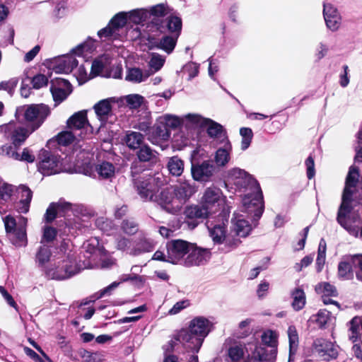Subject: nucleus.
I'll list each match as a JSON object with an SVG mask.
<instances>
[{"instance_id": "1", "label": "nucleus", "mask_w": 362, "mask_h": 362, "mask_svg": "<svg viewBox=\"0 0 362 362\" xmlns=\"http://www.w3.org/2000/svg\"><path fill=\"white\" fill-rule=\"evenodd\" d=\"M234 185L240 192H248L243 198V211L256 222L264 211L263 195L258 182L247 172L239 168L228 171L225 185Z\"/></svg>"}, {"instance_id": "2", "label": "nucleus", "mask_w": 362, "mask_h": 362, "mask_svg": "<svg viewBox=\"0 0 362 362\" xmlns=\"http://www.w3.org/2000/svg\"><path fill=\"white\" fill-rule=\"evenodd\" d=\"M211 322L204 317H196L189 322L188 329H181L173 339L168 342V346L173 348L180 344L187 349L199 352L204 338L211 331Z\"/></svg>"}, {"instance_id": "3", "label": "nucleus", "mask_w": 362, "mask_h": 362, "mask_svg": "<svg viewBox=\"0 0 362 362\" xmlns=\"http://www.w3.org/2000/svg\"><path fill=\"white\" fill-rule=\"evenodd\" d=\"M152 25L148 33L147 40L151 47L161 49L167 54L174 50L182 30L180 18H173L165 26Z\"/></svg>"}, {"instance_id": "4", "label": "nucleus", "mask_w": 362, "mask_h": 362, "mask_svg": "<svg viewBox=\"0 0 362 362\" xmlns=\"http://www.w3.org/2000/svg\"><path fill=\"white\" fill-rule=\"evenodd\" d=\"M247 351L252 358L260 362H274L277 354V339L274 332L268 330L262 334V343L254 337L248 342Z\"/></svg>"}, {"instance_id": "5", "label": "nucleus", "mask_w": 362, "mask_h": 362, "mask_svg": "<svg viewBox=\"0 0 362 362\" xmlns=\"http://www.w3.org/2000/svg\"><path fill=\"white\" fill-rule=\"evenodd\" d=\"M49 114V106L42 103L20 106L16 110V119L25 122L31 132L40 128Z\"/></svg>"}, {"instance_id": "6", "label": "nucleus", "mask_w": 362, "mask_h": 362, "mask_svg": "<svg viewBox=\"0 0 362 362\" xmlns=\"http://www.w3.org/2000/svg\"><path fill=\"white\" fill-rule=\"evenodd\" d=\"M3 221L6 235L9 242L16 247L27 246V218L23 216L15 218L11 215H7L3 218Z\"/></svg>"}, {"instance_id": "7", "label": "nucleus", "mask_w": 362, "mask_h": 362, "mask_svg": "<svg viewBox=\"0 0 362 362\" xmlns=\"http://www.w3.org/2000/svg\"><path fill=\"white\" fill-rule=\"evenodd\" d=\"M359 172L358 168L351 166L346 178L345 187L344 189L341 203L338 210L337 221L344 228H346L347 221L346 216L351 213L352 207V188L356 186L358 181Z\"/></svg>"}, {"instance_id": "8", "label": "nucleus", "mask_w": 362, "mask_h": 362, "mask_svg": "<svg viewBox=\"0 0 362 362\" xmlns=\"http://www.w3.org/2000/svg\"><path fill=\"white\" fill-rule=\"evenodd\" d=\"M47 268L45 269V276L50 279L64 280L79 272L76 260L69 256L54 257Z\"/></svg>"}, {"instance_id": "9", "label": "nucleus", "mask_w": 362, "mask_h": 362, "mask_svg": "<svg viewBox=\"0 0 362 362\" xmlns=\"http://www.w3.org/2000/svg\"><path fill=\"white\" fill-rule=\"evenodd\" d=\"M131 169L134 185L140 197L144 201L153 199L154 194L159 191L158 178L150 175L135 177L138 173L135 163Z\"/></svg>"}, {"instance_id": "10", "label": "nucleus", "mask_w": 362, "mask_h": 362, "mask_svg": "<svg viewBox=\"0 0 362 362\" xmlns=\"http://www.w3.org/2000/svg\"><path fill=\"white\" fill-rule=\"evenodd\" d=\"M71 211L77 220L80 217H88V211L86 207L82 204H71L69 202H59L58 203H51L47 209L44 216L45 221L50 223L55 219L57 214L65 215Z\"/></svg>"}, {"instance_id": "11", "label": "nucleus", "mask_w": 362, "mask_h": 362, "mask_svg": "<svg viewBox=\"0 0 362 362\" xmlns=\"http://www.w3.org/2000/svg\"><path fill=\"white\" fill-rule=\"evenodd\" d=\"M38 171L45 176L59 174L64 171L62 159L59 156L42 149L40 153Z\"/></svg>"}, {"instance_id": "12", "label": "nucleus", "mask_w": 362, "mask_h": 362, "mask_svg": "<svg viewBox=\"0 0 362 362\" xmlns=\"http://www.w3.org/2000/svg\"><path fill=\"white\" fill-rule=\"evenodd\" d=\"M33 132L28 127L25 128L13 121L0 126V133L10 140L15 147L22 145Z\"/></svg>"}, {"instance_id": "13", "label": "nucleus", "mask_w": 362, "mask_h": 362, "mask_svg": "<svg viewBox=\"0 0 362 362\" xmlns=\"http://www.w3.org/2000/svg\"><path fill=\"white\" fill-rule=\"evenodd\" d=\"M192 250V243L183 240H172L167 243V262L184 265L186 255Z\"/></svg>"}, {"instance_id": "14", "label": "nucleus", "mask_w": 362, "mask_h": 362, "mask_svg": "<svg viewBox=\"0 0 362 362\" xmlns=\"http://www.w3.org/2000/svg\"><path fill=\"white\" fill-rule=\"evenodd\" d=\"M149 21L146 24L145 31L151 30L152 25L156 27L165 26L170 20L177 16L170 15V8L166 4H158L147 8Z\"/></svg>"}, {"instance_id": "15", "label": "nucleus", "mask_w": 362, "mask_h": 362, "mask_svg": "<svg viewBox=\"0 0 362 362\" xmlns=\"http://www.w3.org/2000/svg\"><path fill=\"white\" fill-rule=\"evenodd\" d=\"M216 173V166L210 160H206L202 163H192L191 174L194 181L200 182H210Z\"/></svg>"}, {"instance_id": "16", "label": "nucleus", "mask_w": 362, "mask_h": 362, "mask_svg": "<svg viewBox=\"0 0 362 362\" xmlns=\"http://www.w3.org/2000/svg\"><path fill=\"white\" fill-rule=\"evenodd\" d=\"M121 103H122L121 99H117V97H110L98 101L94 105L93 110L98 119L104 124L114 115L116 107L119 108V104Z\"/></svg>"}, {"instance_id": "17", "label": "nucleus", "mask_w": 362, "mask_h": 362, "mask_svg": "<svg viewBox=\"0 0 362 362\" xmlns=\"http://www.w3.org/2000/svg\"><path fill=\"white\" fill-rule=\"evenodd\" d=\"M313 351L325 361L337 358L338 356V346L323 338H317L313 341Z\"/></svg>"}, {"instance_id": "18", "label": "nucleus", "mask_w": 362, "mask_h": 362, "mask_svg": "<svg viewBox=\"0 0 362 362\" xmlns=\"http://www.w3.org/2000/svg\"><path fill=\"white\" fill-rule=\"evenodd\" d=\"M16 194L10 206V210L14 209L20 214L28 213L33 197L32 191L28 187L21 185L16 189Z\"/></svg>"}, {"instance_id": "19", "label": "nucleus", "mask_w": 362, "mask_h": 362, "mask_svg": "<svg viewBox=\"0 0 362 362\" xmlns=\"http://www.w3.org/2000/svg\"><path fill=\"white\" fill-rule=\"evenodd\" d=\"M224 202V197L221 190L216 187H210L205 189L202 198V203L211 214L219 210L221 204Z\"/></svg>"}, {"instance_id": "20", "label": "nucleus", "mask_w": 362, "mask_h": 362, "mask_svg": "<svg viewBox=\"0 0 362 362\" xmlns=\"http://www.w3.org/2000/svg\"><path fill=\"white\" fill-rule=\"evenodd\" d=\"M248 342H234L231 344L227 350V362H252L256 361L252 358L247 351Z\"/></svg>"}, {"instance_id": "21", "label": "nucleus", "mask_w": 362, "mask_h": 362, "mask_svg": "<svg viewBox=\"0 0 362 362\" xmlns=\"http://www.w3.org/2000/svg\"><path fill=\"white\" fill-rule=\"evenodd\" d=\"M211 251L192 244V250L185 259L184 266L193 267L205 264L211 258Z\"/></svg>"}, {"instance_id": "22", "label": "nucleus", "mask_w": 362, "mask_h": 362, "mask_svg": "<svg viewBox=\"0 0 362 362\" xmlns=\"http://www.w3.org/2000/svg\"><path fill=\"white\" fill-rule=\"evenodd\" d=\"M50 90L57 105L66 99L72 92V88L69 81L62 78H56L51 81Z\"/></svg>"}, {"instance_id": "23", "label": "nucleus", "mask_w": 362, "mask_h": 362, "mask_svg": "<svg viewBox=\"0 0 362 362\" xmlns=\"http://www.w3.org/2000/svg\"><path fill=\"white\" fill-rule=\"evenodd\" d=\"M73 53L54 59L52 69L56 74H69L78 66V61Z\"/></svg>"}, {"instance_id": "24", "label": "nucleus", "mask_w": 362, "mask_h": 362, "mask_svg": "<svg viewBox=\"0 0 362 362\" xmlns=\"http://www.w3.org/2000/svg\"><path fill=\"white\" fill-rule=\"evenodd\" d=\"M323 16L327 28L332 32L337 31L341 23V17L337 9L331 4L324 3Z\"/></svg>"}, {"instance_id": "25", "label": "nucleus", "mask_w": 362, "mask_h": 362, "mask_svg": "<svg viewBox=\"0 0 362 362\" xmlns=\"http://www.w3.org/2000/svg\"><path fill=\"white\" fill-rule=\"evenodd\" d=\"M14 186L0 182V214L10 210V206L16 197Z\"/></svg>"}, {"instance_id": "26", "label": "nucleus", "mask_w": 362, "mask_h": 362, "mask_svg": "<svg viewBox=\"0 0 362 362\" xmlns=\"http://www.w3.org/2000/svg\"><path fill=\"white\" fill-rule=\"evenodd\" d=\"M196 192L195 183L187 180H180L178 185H175L174 188L176 198L183 202H187Z\"/></svg>"}, {"instance_id": "27", "label": "nucleus", "mask_w": 362, "mask_h": 362, "mask_svg": "<svg viewBox=\"0 0 362 362\" xmlns=\"http://www.w3.org/2000/svg\"><path fill=\"white\" fill-rule=\"evenodd\" d=\"M221 223H216L214 221L209 218L206 223L207 228L209 231L211 238L215 244H222L226 237V225L223 221V216H221Z\"/></svg>"}, {"instance_id": "28", "label": "nucleus", "mask_w": 362, "mask_h": 362, "mask_svg": "<svg viewBox=\"0 0 362 362\" xmlns=\"http://www.w3.org/2000/svg\"><path fill=\"white\" fill-rule=\"evenodd\" d=\"M354 267H356L353 255L343 256L338 264L337 275L339 279L341 280L352 279L354 278Z\"/></svg>"}, {"instance_id": "29", "label": "nucleus", "mask_w": 362, "mask_h": 362, "mask_svg": "<svg viewBox=\"0 0 362 362\" xmlns=\"http://www.w3.org/2000/svg\"><path fill=\"white\" fill-rule=\"evenodd\" d=\"M54 257H52L51 248L49 245H41L36 252L35 262L36 265L45 273V269L47 268L51 262H53L52 259Z\"/></svg>"}, {"instance_id": "30", "label": "nucleus", "mask_w": 362, "mask_h": 362, "mask_svg": "<svg viewBox=\"0 0 362 362\" xmlns=\"http://www.w3.org/2000/svg\"><path fill=\"white\" fill-rule=\"evenodd\" d=\"M153 249V241L147 238L144 235H141L134 240V245L129 252V254L137 256L142 253L151 252Z\"/></svg>"}, {"instance_id": "31", "label": "nucleus", "mask_w": 362, "mask_h": 362, "mask_svg": "<svg viewBox=\"0 0 362 362\" xmlns=\"http://www.w3.org/2000/svg\"><path fill=\"white\" fill-rule=\"evenodd\" d=\"M223 146L219 147L215 152L214 161L217 168H223L230 160V154L232 152V145L229 140L223 141Z\"/></svg>"}, {"instance_id": "32", "label": "nucleus", "mask_w": 362, "mask_h": 362, "mask_svg": "<svg viewBox=\"0 0 362 362\" xmlns=\"http://www.w3.org/2000/svg\"><path fill=\"white\" fill-rule=\"evenodd\" d=\"M68 127L74 132L80 131V133L77 134L81 138H83L82 129L88 125L87 115L86 111H79L73 115L67 121Z\"/></svg>"}, {"instance_id": "33", "label": "nucleus", "mask_w": 362, "mask_h": 362, "mask_svg": "<svg viewBox=\"0 0 362 362\" xmlns=\"http://www.w3.org/2000/svg\"><path fill=\"white\" fill-rule=\"evenodd\" d=\"M232 224L235 234L240 237H246L252 230V226L248 221L245 219L243 214L235 212L232 218Z\"/></svg>"}, {"instance_id": "34", "label": "nucleus", "mask_w": 362, "mask_h": 362, "mask_svg": "<svg viewBox=\"0 0 362 362\" xmlns=\"http://www.w3.org/2000/svg\"><path fill=\"white\" fill-rule=\"evenodd\" d=\"M173 200V197L172 193L169 189H165L161 190L158 194L155 193L153 199L150 201L158 203V204H159L165 211L168 213L173 214L176 210L172 205Z\"/></svg>"}, {"instance_id": "35", "label": "nucleus", "mask_w": 362, "mask_h": 362, "mask_svg": "<svg viewBox=\"0 0 362 362\" xmlns=\"http://www.w3.org/2000/svg\"><path fill=\"white\" fill-rule=\"evenodd\" d=\"M204 127L210 137L219 139L221 142L228 140L223 126L214 120L207 118Z\"/></svg>"}, {"instance_id": "36", "label": "nucleus", "mask_w": 362, "mask_h": 362, "mask_svg": "<svg viewBox=\"0 0 362 362\" xmlns=\"http://www.w3.org/2000/svg\"><path fill=\"white\" fill-rule=\"evenodd\" d=\"M211 211L208 209L202 203L200 205H191L187 206L185 210V215L190 219L194 218H206L212 215Z\"/></svg>"}, {"instance_id": "37", "label": "nucleus", "mask_w": 362, "mask_h": 362, "mask_svg": "<svg viewBox=\"0 0 362 362\" xmlns=\"http://www.w3.org/2000/svg\"><path fill=\"white\" fill-rule=\"evenodd\" d=\"M127 13V21L146 28V24L149 21V18L148 17L149 14L147 8H137ZM145 29L146 28H144V30H145Z\"/></svg>"}, {"instance_id": "38", "label": "nucleus", "mask_w": 362, "mask_h": 362, "mask_svg": "<svg viewBox=\"0 0 362 362\" xmlns=\"http://www.w3.org/2000/svg\"><path fill=\"white\" fill-rule=\"evenodd\" d=\"M140 279V276L137 274H124L119 276V282L114 281L107 287L100 290L99 292L96 293L97 298H101L106 295H110L111 292L115 289L120 283L126 282L128 281H136Z\"/></svg>"}, {"instance_id": "39", "label": "nucleus", "mask_w": 362, "mask_h": 362, "mask_svg": "<svg viewBox=\"0 0 362 362\" xmlns=\"http://www.w3.org/2000/svg\"><path fill=\"white\" fill-rule=\"evenodd\" d=\"M124 141L129 148L136 150L144 144V136L138 132L127 131Z\"/></svg>"}, {"instance_id": "40", "label": "nucleus", "mask_w": 362, "mask_h": 362, "mask_svg": "<svg viewBox=\"0 0 362 362\" xmlns=\"http://www.w3.org/2000/svg\"><path fill=\"white\" fill-rule=\"evenodd\" d=\"M348 338L352 343L361 342V334L359 330V323L358 322V317H354L348 322Z\"/></svg>"}, {"instance_id": "41", "label": "nucleus", "mask_w": 362, "mask_h": 362, "mask_svg": "<svg viewBox=\"0 0 362 362\" xmlns=\"http://www.w3.org/2000/svg\"><path fill=\"white\" fill-rule=\"evenodd\" d=\"M287 334L289 341V361L292 355L295 354L299 343V337L297 329L295 326L290 325L287 330Z\"/></svg>"}, {"instance_id": "42", "label": "nucleus", "mask_w": 362, "mask_h": 362, "mask_svg": "<svg viewBox=\"0 0 362 362\" xmlns=\"http://www.w3.org/2000/svg\"><path fill=\"white\" fill-rule=\"evenodd\" d=\"M136 150V157L140 162H150L156 157V151L146 144H144Z\"/></svg>"}, {"instance_id": "43", "label": "nucleus", "mask_w": 362, "mask_h": 362, "mask_svg": "<svg viewBox=\"0 0 362 362\" xmlns=\"http://www.w3.org/2000/svg\"><path fill=\"white\" fill-rule=\"evenodd\" d=\"M96 48L95 42L93 39H88L86 42L78 45L72 49L71 52L76 56L81 57L86 54H90Z\"/></svg>"}, {"instance_id": "44", "label": "nucleus", "mask_w": 362, "mask_h": 362, "mask_svg": "<svg viewBox=\"0 0 362 362\" xmlns=\"http://www.w3.org/2000/svg\"><path fill=\"white\" fill-rule=\"evenodd\" d=\"M95 170L100 177L103 179H110L115 175V168L112 163L105 161L96 165Z\"/></svg>"}, {"instance_id": "45", "label": "nucleus", "mask_w": 362, "mask_h": 362, "mask_svg": "<svg viewBox=\"0 0 362 362\" xmlns=\"http://www.w3.org/2000/svg\"><path fill=\"white\" fill-rule=\"evenodd\" d=\"M117 99L122 100V103L119 104V107L127 104L130 109L139 108L144 101V98L138 94H131L124 97L117 98Z\"/></svg>"}, {"instance_id": "46", "label": "nucleus", "mask_w": 362, "mask_h": 362, "mask_svg": "<svg viewBox=\"0 0 362 362\" xmlns=\"http://www.w3.org/2000/svg\"><path fill=\"white\" fill-rule=\"evenodd\" d=\"M291 296L293 298L292 307L295 310H300L303 309L305 305V294L302 288H296L292 293Z\"/></svg>"}, {"instance_id": "47", "label": "nucleus", "mask_w": 362, "mask_h": 362, "mask_svg": "<svg viewBox=\"0 0 362 362\" xmlns=\"http://www.w3.org/2000/svg\"><path fill=\"white\" fill-rule=\"evenodd\" d=\"M168 168L171 175L180 176L184 170V162L177 156H173L168 160Z\"/></svg>"}, {"instance_id": "48", "label": "nucleus", "mask_w": 362, "mask_h": 362, "mask_svg": "<svg viewBox=\"0 0 362 362\" xmlns=\"http://www.w3.org/2000/svg\"><path fill=\"white\" fill-rule=\"evenodd\" d=\"M150 75L151 74H148V72L143 73L142 70L139 68H132L127 71L126 80L134 83H141Z\"/></svg>"}, {"instance_id": "49", "label": "nucleus", "mask_w": 362, "mask_h": 362, "mask_svg": "<svg viewBox=\"0 0 362 362\" xmlns=\"http://www.w3.org/2000/svg\"><path fill=\"white\" fill-rule=\"evenodd\" d=\"M127 23V13L124 12H120L116 14L109 24L115 30L116 33L119 35V29L123 28Z\"/></svg>"}, {"instance_id": "50", "label": "nucleus", "mask_w": 362, "mask_h": 362, "mask_svg": "<svg viewBox=\"0 0 362 362\" xmlns=\"http://www.w3.org/2000/svg\"><path fill=\"white\" fill-rule=\"evenodd\" d=\"M315 291L317 293L324 296L336 297L338 294L336 287L328 282L318 284L315 286Z\"/></svg>"}, {"instance_id": "51", "label": "nucleus", "mask_w": 362, "mask_h": 362, "mask_svg": "<svg viewBox=\"0 0 362 362\" xmlns=\"http://www.w3.org/2000/svg\"><path fill=\"white\" fill-rule=\"evenodd\" d=\"M165 58L158 53H152L148 65L151 68V74L159 71L164 65Z\"/></svg>"}, {"instance_id": "52", "label": "nucleus", "mask_w": 362, "mask_h": 362, "mask_svg": "<svg viewBox=\"0 0 362 362\" xmlns=\"http://www.w3.org/2000/svg\"><path fill=\"white\" fill-rule=\"evenodd\" d=\"M153 134L155 135L156 139L162 141H166L170 137L169 129L161 120L154 127Z\"/></svg>"}, {"instance_id": "53", "label": "nucleus", "mask_w": 362, "mask_h": 362, "mask_svg": "<svg viewBox=\"0 0 362 362\" xmlns=\"http://www.w3.org/2000/svg\"><path fill=\"white\" fill-rule=\"evenodd\" d=\"M122 230L128 235H132L139 230L138 223L133 219H124L121 223Z\"/></svg>"}, {"instance_id": "54", "label": "nucleus", "mask_w": 362, "mask_h": 362, "mask_svg": "<svg viewBox=\"0 0 362 362\" xmlns=\"http://www.w3.org/2000/svg\"><path fill=\"white\" fill-rule=\"evenodd\" d=\"M80 356L85 362H100L104 359V356L100 352H91L87 350H81Z\"/></svg>"}, {"instance_id": "55", "label": "nucleus", "mask_w": 362, "mask_h": 362, "mask_svg": "<svg viewBox=\"0 0 362 362\" xmlns=\"http://www.w3.org/2000/svg\"><path fill=\"white\" fill-rule=\"evenodd\" d=\"M184 119L194 127H204L207 118L197 114H187L184 117Z\"/></svg>"}, {"instance_id": "56", "label": "nucleus", "mask_w": 362, "mask_h": 362, "mask_svg": "<svg viewBox=\"0 0 362 362\" xmlns=\"http://www.w3.org/2000/svg\"><path fill=\"white\" fill-rule=\"evenodd\" d=\"M240 240L230 237H226L222 244H220L218 250L222 252L227 253L235 249L240 243Z\"/></svg>"}, {"instance_id": "57", "label": "nucleus", "mask_w": 362, "mask_h": 362, "mask_svg": "<svg viewBox=\"0 0 362 362\" xmlns=\"http://www.w3.org/2000/svg\"><path fill=\"white\" fill-rule=\"evenodd\" d=\"M96 225L103 232L107 235H111L115 230V224L111 220L100 218L96 221Z\"/></svg>"}, {"instance_id": "58", "label": "nucleus", "mask_w": 362, "mask_h": 362, "mask_svg": "<svg viewBox=\"0 0 362 362\" xmlns=\"http://www.w3.org/2000/svg\"><path fill=\"white\" fill-rule=\"evenodd\" d=\"M76 136V132L66 131L59 134L57 136V141L59 145L67 146L74 141Z\"/></svg>"}, {"instance_id": "59", "label": "nucleus", "mask_w": 362, "mask_h": 362, "mask_svg": "<svg viewBox=\"0 0 362 362\" xmlns=\"http://www.w3.org/2000/svg\"><path fill=\"white\" fill-rule=\"evenodd\" d=\"M57 234V230L51 226H46L43 228V233L40 241L41 245H46L52 242Z\"/></svg>"}, {"instance_id": "60", "label": "nucleus", "mask_w": 362, "mask_h": 362, "mask_svg": "<svg viewBox=\"0 0 362 362\" xmlns=\"http://www.w3.org/2000/svg\"><path fill=\"white\" fill-rule=\"evenodd\" d=\"M98 35L103 40H115L119 36L109 23L98 32Z\"/></svg>"}, {"instance_id": "61", "label": "nucleus", "mask_w": 362, "mask_h": 362, "mask_svg": "<svg viewBox=\"0 0 362 362\" xmlns=\"http://www.w3.org/2000/svg\"><path fill=\"white\" fill-rule=\"evenodd\" d=\"M160 119L168 128H177L181 125L184 118L181 119L175 115H165L160 118Z\"/></svg>"}, {"instance_id": "62", "label": "nucleus", "mask_w": 362, "mask_h": 362, "mask_svg": "<svg viewBox=\"0 0 362 362\" xmlns=\"http://www.w3.org/2000/svg\"><path fill=\"white\" fill-rule=\"evenodd\" d=\"M330 312L327 310H320L316 315L314 316V320L320 328H325L327 322L330 320Z\"/></svg>"}, {"instance_id": "63", "label": "nucleus", "mask_w": 362, "mask_h": 362, "mask_svg": "<svg viewBox=\"0 0 362 362\" xmlns=\"http://www.w3.org/2000/svg\"><path fill=\"white\" fill-rule=\"evenodd\" d=\"M28 82L32 83L33 88L40 89L47 85L48 78L45 75L40 74L35 76L31 80L28 78Z\"/></svg>"}, {"instance_id": "64", "label": "nucleus", "mask_w": 362, "mask_h": 362, "mask_svg": "<svg viewBox=\"0 0 362 362\" xmlns=\"http://www.w3.org/2000/svg\"><path fill=\"white\" fill-rule=\"evenodd\" d=\"M168 344H165L163 346L164 352H165V358L163 362H178L177 358L174 356L171 355L170 353L173 351L179 352L180 351V344L177 346H174L173 348H171L170 346H168Z\"/></svg>"}]
</instances>
